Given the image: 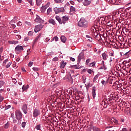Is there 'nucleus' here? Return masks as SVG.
Segmentation results:
<instances>
[{"mask_svg":"<svg viewBox=\"0 0 131 131\" xmlns=\"http://www.w3.org/2000/svg\"><path fill=\"white\" fill-rule=\"evenodd\" d=\"M88 24L89 23L84 19V18H81L80 20L78 23V26L79 27H88Z\"/></svg>","mask_w":131,"mask_h":131,"instance_id":"1","label":"nucleus"},{"mask_svg":"<svg viewBox=\"0 0 131 131\" xmlns=\"http://www.w3.org/2000/svg\"><path fill=\"white\" fill-rule=\"evenodd\" d=\"M15 116H16V119L18 120V123H21L22 117H23V114L21 112H20L19 110H16L15 112Z\"/></svg>","mask_w":131,"mask_h":131,"instance_id":"2","label":"nucleus"},{"mask_svg":"<svg viewBox=\"0 0 131 131\" xmlns=\"http://www.w3.org/2000/svg\"><path fill=\"white\" fill-rule=\"evenodd\" d=\"M54 11L55 14H59V13H62V12H64L65 11V9L64 8H57L55 7L54 8Z\"/></svg>","mask_w":131,"mask_h":131,"instance_id":"3","label":"nucleus"},{"mask_svg":"<svg viewBox=\"0 0 131 131\" xmlns=\"http://www.w3.org/2000/svg\"><path fill=\"white\" fill-rule=\"evenodd\" d=\"M33 117L36 118L37 116L40 115V111L39 109L35 108L33 112Z\"/></svg>","mask_w":131,"mask_h":131,"instance_id":"4","label":"nucleus"},{"mask_svg":"<svg viewBox=\"0 0 131 131\" xmlns=\"http://www.w3.org/2000/svg\"><path fill=\"white\" fill-rule=\"evenodd\" d=\"M42 28H43V25H38L35 27L34 31L36 33H37V32H38V31H40Z\"/></svg>","mask_w":131,"mask_h":131,"instance_id":"5","label":"nucleus"},{"mask_svg":"<svg viewBox=\"0 0 131 131\" xmlns=\"http://www.w3.org/2000/svg\"><path fill=\"white\" fill-rule=\"evenodd\" d=\"M68 20H69V17L66 16H62L61 17V24H66Z\"/></svg>","mask_w":131,"mask_h":131,"instance_id":"6","label":"nucleus"},{"mask_svg":"<svg viewBox=\"0 0 131 131\" xmlns=\"http://www.w3.org/2000/svg\"><path fill=\"white\" fill-rule=\"evenodd\" d=\"M21 110L25 114L28 113V106L26 105V104L23 105Z\"/></svg>","mask_w":131,"mask_h":131,"instance_id":"7","label":"nucleus"},{"mask_svg":"<svg viewBox=\"0 0 131 131\" xmlns=\"http://www.w3.org/2000/svg\"><path fill=\"white\" fill-rule=\"evenodd\" d=\"M84 58V55L83 52H81L79 54L78 57V63L80 62L81 60L83 59Z\"/></svg>","mask_w":131,"mask_h":131,"instance_id":"8","label":"nucleus"},{"mask_svg":"<svg viewBox=\"0 0 131 131\" xmlns=\"http://www.w3.org/2000/svg\"><path fill=\"white\" fill-rule=\"evenodd\" d=\"M92 0H84L83 4L84 6H85V7H86L88 6H90V5H91V3H92Z\"/></svg>","mask_w":131,"mask_h":131,"instance_id":"9","label":"nucleus"},{"mask_svg":"<svg viewBox=\"0 0 131 131\" xmlns=\"http://www.w3.org/2000/svg\"><path fill=\"white\" fill-rule=\"evenodd\" d=\"M42 19L39 16H37L35 19V22H37V23H42Z\"/></svg>","mask_w":131,"mask_h":131,"instance_id":"10","label":"nucleus"},{"mask_svg":"<svg viewBox=\"0 0 131 131\" xmlns=\"http://www.w3.org/2000/svg\"><path fill=\"white\" fill-rule=\"evenodd\" d=\"M60 69H64L65 68V66L67 64V62H64V60H62L60 63Z\"/></svg>","mask_w":131,"mask_h":131,"instance_id":"11","label":"nucleus"},{"mask_svg":"<svg viewBox=\"0 0 131 131\" xmlns=\"http://www.w3.org/2000/svg\"><path fill=\"white\" fill-rule=\"evenodd\" d=\"M66 78L70 81H72L73 80L72 75L70 73L67 75Z\"/></svg>","mask_w":131,"mask_h":131,"instance_id":"12","label":"nucleus"},{"mask_svg":"<svg viewBox=\"0 0 131 131\" xmlns=\"http://www.w3.org/2000/svg\"><path fill=\"white\" fill-rule=\"evenodd\" d=\"M129 54H130V51L126 52L125 53L122 52L121 53V55L123 54L124 56H125L126 58L129 57Z\"/></svg>","mask_w":131,"mask_h":131,"instance_id":"13","label":"nucleus"},{"mask_svg":"<svg viewBox=\"0 0 131 131\" xmlns=\"http://www.w3.org/2000/svg\"><path fill=\"white\" fill-rule=\"evenodd\" d=\"M92 96L94 99L96 97V88L95 86H93L92 89Z\"/></svg>","mask_w":131,"mask_h":131,"instance_id":"14","label":"nucleus"},{"mask_svg":"<svg viewBox=\"0 0 131 131\" xmlns=\"http://www.w3.org/2000/svg\"><path fill=\"white\" fill-rule=\"evenodd\" d=\"M48 22L50 24H52V25H56V21L53 18L50 19Z\"/></svg>","mask_w":131,"mask_h":131,"instance_id":"15","label":"nucleus"},{"mask_svg":"<svg viewBox=\"0 0 131 131\" xmlns=\"http://www.w3.org/2000/svg\"><path fill=\"white\" fill-rule=\"evenodd\" d=\"M101 104L104 108H106L107 107H108V105L106 104V102L105 101H102Z\"/></svg>","mask_w":131,"mask_h":131,"instance_id":"16","label":"nucleus"},{"mask_svg":"<svg viewBox=\"0 0 131 131\" xmlns=\"http://www.w3.org/2000/svg\"><path fill=\"white\" fill-rule=\"evenodd\" d=\"M86 38H87V40L89 41V42H92L93 41V38H92L89 35H86Z\"/></svg>","mask_w":131,"mask_h":131,"instance_id":"17","label":"nucleus"},{"mask_svg":"<svg viewBox=\"0 0 131 131\" xmlns=\"http://www.w3.org/2000/svg\"><path fill=\"white\" fill-rule=\"evenodd\" d=\"M9 43H10V45H16V43H18L19 41H15V40H11L8 41Z\"/></svg>","mask_w":131,"mask_h":131,"instance_id":"18","label":"nucleus"},{"mask_svg":"<svg viewBox=\"0 0 131 131\" xmlns=\"http://www.w3.org/2000/svg\"><path fill=\"white\" fill-rule=\"evenodd\" d=\"M60 39L62 42H66V40H67V39L66 38V37H65L64 36H61L60 37Z\"/></svg>","mask_w":131,"mask_h":131,"instance_id":"19","label":"nucleus"},{"mask_svg":"<svg viewBox=\"0 0 131 131\" xmlns=\"http://www.w3.org/2000/svg\"><path fill=\"white\" fill-rule=\"evenodd\" d=\"M55 19H56V20L57 21H58L59 24H62V19H61V18L60 17V16H56L55 17Z\"/></svg>","mask_w":131,"mask_h":131,"instance_id":"20","label":"nucleus"},{"mask_svg":"<svg viewBox=\"0 0 131 131\" xmlns=\"http://www.w3.org/2000/svg\"><path fill=\"white\" fill-rule=\"evenodd\" d=\"M40 36H41V33H39L37 37L34 39V42H36L38 39L40 38Z\"/></svg>","mask_w":131,"mask_h":131,"instance_id":"21","label":"nucleus"},{"mask_svg":"<svg viewBox=\"0 0 131 131\" xmlns=\"http://www.w3.org/2000/svg\"><path fill=\"white\" fill-rule=\"evenodd\" d=\"M29 88V85H27L26 86L23 85L22 87V90H23V92L26 91Z\"/></svg>","mask_w":131,"mask_h":131,"instance_id":"22","label":"nucleus"},{"mask_svg":"<svg viewBox=\"0 0 131 131\" xmlns=\"http://www.w3.org/2000/svg\"><path fill=\"white\" fill-rule=\"evenodd\" d=\"M15 50H24L23 46L17 45L15 48Z\"/></svg>","mask_w":131,"mask_h":131,"instance_id":"23","label":"nucleus"},{"mask_svg":"<svg viewBox=\"0 0 131 131\" xmlns=\"http://www.w3.org/2000/svg\"><path fill=\"white\" fill-rule=\"evenodd\" d=\"M42 0H36V4L38 6H40L41 5Z\"/></svg>","mask_w":131,"mask_h":131,"instance_id":"24","label":"nucleus"},{"mask_svg":"<svg viewBox=\"0 0 131 131\" xmlns=\"http://www.w3.org/2000/svg\"><path fill=\"white\" fill-rule=\"evenodd\" d=\"M12 64V61H9L7 64L6 65V68L8 69L10 68V66Z\"/></svg>","mask_w":131,"mask_h":131,"instance_id":"25","label":"nucleus"},{"mask_svg":"<svg viewBox=\"0 0 131 131\" xmlns=\"http://www.w3.org/2000/svg\"><path fill=\"white\" fill-rule=\"evenodd\" d=\"M5 84V82L3 80L0 81V88H2Z\"/></svg>","mask_w":131,"mask_h":131,"instance_id":"26","label":"nucleus"},{"mask_svg":"<svg viewBox=\"0 0 131 131\" xmlns=\"http://www.w3.org/2000/svg\"><path fill=\"white\" fill-rule=\"evenodd\" d=\"M54 40H55V41H58V40H59V38H58L57 36H55L54 38H52L51 41H54Z\"/></svg>","mask_w":131,"mask_h":131,"instance_id":"27","label":"nucleus"},{"mask_svg":"<svg viewBox=\"0 0 131 131\" xmlns=\"http://www.w3.org/2000/svg\"><path fill=\"white\" fill-rule=\"evenodd\" d=\"M56 4H60L64 2V0H54Z\"/></svg>","mask_w":131,"mask_h":131,"instance_id":"28","label":"nucleus"},{"mask_svg":"<svg viewBox=\"0 0 131 131\" xmlns=\"http://www.w3.org/2000/svg\"><path fill=\"white\" fill-rule=\"evenodd\" d=\"M93 131H101V130L97 127H93Z\"/></svg>","mask_w":131,"mask_h":131,"instance_id":"29","label":"nucleus"},{"mask_svg":"<svg viewBox=\"0 0 131 131\" xmlns=\"http://www.w3.org/2000/svg\"><path fill=\"white\" fill-rule=\"evenodd\" d=\"M99 69H105V64H104V61H102V64H101V67Z\"/></svg>","mask_w":131,"mask_h":131,"instance_id":"30","label":"nucleus"},{"mask_svg":"<svg viewBox=\"0 0 131 131\" xmlns=\"http://www.w3.org/2000/svg\"><path fill=\"white\" fill-rule=\"evenodd\" d=\"M52 12V8H49L48 10H47V15H50V14H51Z\"/></svg>","mask_w":131,"mask_h":131,"instance_id":"31","label":"nucleus"},{"mask_svg":"<svg viewBox=\"0 0 131 131\" xmlns=\"http://www.w3.org/2000/svg\"><path fill=\"white\" fill-rule=\"evenodd\" d=\"M102 57H103V60H106L107 55L105 53L102 54Z\"/></svg>","mask_w":131,"mask_h":131,"instance_id":"32","label":"nucleus"},{"mask_svg":"<svg viewBox=\"0 0 131 131\" xmlns=\"http://www.w3.org/2000/svg\"><path fill=\"white\" fill-rule=\"evenodd\" d=\"M70 11L71 12H74L75 11V8L73 6H71L70 7Z\"/></svg>","mask_w":131,"mask_h":131,"instance_id":"33","label":"nucleus"},{"mask_svg":"<svg viewBox=\"0 0 131 131\" xmlns=\"http://www.w3.org/2000/svg\"><path fill=\"white\" fill-rule=\"evenodd\" d=\"M33 70L34 72H37V71H39V69L38 68H36V67H33Z\"/></svg>","mask_w":131,"mask_h":131,"instance_id":"34","label":"nucleus"},{"mask_svg":"<svg viewBox=\"0 0 131 131\" xmlns=\"http://www.w3.org/2000/svg\"><path fill=\"white\" fill-rule=\"evenodd\" d=\"M8 62V59H6V60H5L3 62L4 66H6V64H7V62Z\"/></svg>","mask_w":131,"mask_h":131,"instance_id":"35","label":"nucleus"},{"mask_svg":"<svg viewBox=\"0 0 131 131\" xmlns=\"http://www.w3.org/2000/svg\"><path fill=\"white\" fill-rule=\"evenodd\" d=\"M98 77H99V75H96L95 76V77H94L93 81H95L96 80V79H97L98 78Z\"/></svg>","mask_w":131,"mask_h":131,"instance_id":"36","label":"nucleus"},{"mask_svg":"<svg viewBox=\"0 0 131 131\" xmlns=\"http://www.w3.org/2000/svg\"><path fill=\"white\" fill-rule=\"evenodd\" d=\"M33 34V32L31 31H30L29 32H28V35H29L30 36H32Z\"/></svg>","mask_w":131,"mask_h":131,"instance_id":"37","label":"nucleus"},{"mask_svg":"<svg viewBox=\"0 0 131 131\" xmlns=\"http://www.w3.org/2000/svg\"><path fill=\"white\" fill-rule=\"evenodd\" d=\"M13 123H16L17 124H20L21 123H18V120H13Z\"/></svg>","mask_w":131,"mask_h":131,"instance_id":"38","label":"nucleus"},{"mask_svg":"<svg viewBox=\"0 0 131 131\" xmlns=\"http://www.w3.org/2000/svg\"><path fill=\"white\" fill-rule=\"evenodd\" d=\"M29 40V37H25L24 38V41H28Z\"/></svg>","mask_w":131,"mask_h":131,"instance_id":"39","label":"nucleus"},{"mask_svg":"<svg viewBox=\"0 0 131 131\" xmlns=\"http://www.w3.org/2000/svg\"><path fill=\"white\" fill-rule=\"evenodd\" d=\"M35 128L37 130L40 129V125H37L36 126H35Z\"/></svg>","mask_w":131,"mask_h":131,"instance_id":"40","label":"nucleus"},{"mask_svg":"<svg viewBox=\"0 0 131 131\" xmlns=\"http://www.w3.org/2000/svg\"><path fill=\"white\" fill-rule=\"evenodd\" d=\"M53 61H57L58 60V58L57 57H55L53 58Z\"/></svg>","mask_w":131,"mask_h":131,"instance_id":"41","label":"nucleus"},{"mask_svg":"<svg viewBox=\"0 0 131 131\" xmlns=\"http://www.w3.org/2000/svg\"><path fill=\"white\" fill-rule=\"evenodd\" d=\"M16 38L17 39H21V35H16Z\"/></svg>","mask_w":131,"mask_h":131,"instance_id":"42","label":"nucleus"},{"mask_svg":"<svg viewBox=\"0 0 131 131\" xmlns=\"http://www.w3.org/2000/svg\"><path fill=\"white\" fill-rule=\"evenodd\" d=\"M96 63L95 62H93L91 63H90V67H94L95 66Z\"/></svg>","mask_w":131,"mask_h":131,"instance_id":"43","label":"nucleus"},{"mask_svg":"<svg viewBox=\"0 0 131 131\" xmlns=\"http://www.w3.org/2000/svg\"><path fill=\"white\" fill-rule=\"evenodd\" d=\"M10 27L11 28H13V29L16 28V25L12 24L10 25Z\"/></svg>","mask_w":131,"mask_h":131,"instance_id":"44","label":"nucleus"},{"mask_svg":"<svg viewBox=\"0 0 131 131\" xmlns=\"http://www.w3.org/2000/svg\"><path fill=\"white\" fill-rule=\"evenodd\" d=\"M110 55L112 56V57H114V52L113 51H111L110 52Z\"/></svg>","mask_w":131,"mask_h":131,"instance_id":"45","label":"nucleus"},{"mask_svg":"<svg viewBox=\"0 0 131 131\" xmlns=\"http://www.w3.org/2000/svg\"><path fill=\"white\" fill-rule=\"evenodd\" d=\"M33 62H32V61H30V62H29V66L30 67H31L33 66Z\"/></svg>","mask_w":131,"mask_h":131,"instance_id":"46","label":"nucleus"},{"mask_svg":"<svg viewBox=\"0 0 131 131\" xmlns=\"http://www.w3.org/2000/svg\"><path fill=\"white\" fill-rule=\"evenodd\" d=\"M17 26H21L22 25V23H21L20 21H18L17 23Z\"/></svg>","mask_w":131,"mask_h":131,"instance_id":"47","label":"nucleus"},{"mask_svg":"<svg viewBox=\"0 0 131 131\" xmlns=\"http://www.w3.org/2000/svg\"><path fill=\"white\" fill-rule=\"evenodd\" d=\"M8 127H9V124L7 123V124H5V128L6 129H8Z\"/></svg>","mask_w":131,"mask_h":131,"instance_id":"48","label":"nucleus"},{"mask_svg":"<svg viewBox=\"0 0 131 131\" xmlns=\"http://www.w3.org/2000/svg\"><path fill=\"white\" fill-rule=\"evenodd\" d=\"M4 100V97L0 95V102H2Z\"/></svg>","mask_w":131,"mask_h":131,"instance_id":"49","label":"nucleus"},{"mask_svg":"<svg viewBox=\"0 0 131 131\" xmlns=\"http://www.w3.org/2000/svg\"><path fill=\"white\" fill-rule=\"evenodd\" d=\"M12 80L13 82L14 83V84L17 83V80L15 78H13Z\"/></svg>","mask_w":131,"mask_h":131,"instance_id":"50","label":"nucleus"},{"mask_svg":"<svg viewBox=\"0 0 131 131\" xmlns=\"http://www.w3.org/2000/svg\"><path fill=\"white\" fill-rule=\"evenodd\" d=\"M86 47H88L87 49H90V48H92V45L88 44Z\"/></svg>","mask_w":131,"mask_h":131,"instance_id":"51","label":"nucleus"},{"mask_svg":"<svg viewBox=\"0 0 131 131\" xmlns=\"http://www.w3.org/2000/svg\"><path fill=\"white\" fill-rule=\"evenodd\" d=\"M118 121L116 119H114V122L116 124H119L118 123Z\"/></svg>","mask_w":131,"mask_h":131,"instance_id":"52","label":"nucleus"},{"mask_svg":"<svg viewBox=\"0 0 131 131\" xmlns=\"http://www.w3.org/2000/svg\"><path fill=\"white\" fill-rule=\"evenodd\" d=\"M21 125H22V127L23 128L25 127V126H26V122H23L22 124H21Z\"/></svg>","mask_w":131,"mask_h":131,"instance_id":"53","label":"nucleus"},{"mask_svg":"<svg viewBox=\"0 0 131 131\" xmlns=\"http://www.w3.org/2000/svg\"><path fill=\"white\" fill-rule=\"evenodd\" d=\"M91 59H88L86 60V64H88L90 62Z\"/></svg>","mask_w":131,"mask_h":131,"instance_id":"54","label":"nucleus"},{"mask_svg":"<svg viewBox=\"0 0 131 131\" xmlns=\"http://www.w3.org/2000/svg\"><path fill=\"white\" fill-rule=\"evenodd\" d=\"M49 40H50V38H49V37L46 38L45 39V42H48Z\"/></svg>","mask_w":131,"mask_h":131,"instance_id":"55","label":"nucleus"},{"mask_svg":"<svg viewBox=\"0 0 131 131\" xmlns=\"http://www.w3.org/2000/svg\"><path fill=\"white\" fill-rule=\"evenodd\" d=\"M87 72H88L89 74H92V70H89L87 71Z\"/></svg>","mask_w":131,"mask_h":131,"instance_id":"56","label":"nucleus"},{"mask_svg":"<svg viewBox=\"0 0 131 131\" xmlns=\"http://www.w3.org/2000/svg\"><path fill=\"white\" fill-rule=\"evenodd\" d=\"M28 2L32 6V0H28Z\"/></svg>","mask_w":131,"mask_h":131,"instance_id":"57","label":"nucleus"},{"mask_svg":"<svg viewBox=\"0 0 131 131\" xmlns=\"http://www.w3.org/2000/svg\"><path fill=\"white\" fill-rule=\"evenodd\" d=\"M31 53V51H30V50H27V55H29V54H30Z\"/></svg>","mask_w":131,"mask_h":131,"instance_id":"58","label":"nucleus"},{"mask_svg":"<svg viewBox=\"0 0 131 131\" xmlns=\"http://www.w3.org/2000/svg\"><path fill=\"white\" fill-rule=\"evenodd\" d=\"M105 83V81L104 80H102V81H101V84H102L103 85H104Z\"/></svg>","mask_w":131,"mask_h":131,"instance_id":"59","label":"nucleus"},{"mask_svg":"<svg viewBox=\"0 0 131 131\" xmlns=\"http://www.w3.org/2000/svg\"><path fill=\"white\" fill-rule=\"evenodd\" d=\"M70 60H71L72 61H73V62H74V61H75V59H74V58H73V57H71V58H70Z\"/></svg>","mask_w":131,"mask_h":131,"instance_id":"60","label":"nucleus"},{"mask_svg":"<svg viewBox=\"0 0 131 131\" xmlns=\"http://www.w3.org/2000/svg\"><path fill=\"white\" fill-rule=\"evenodd\" d=\"M42 10H47V6H42Z\"/></svg>","mask_w":131,"mask_h":131,"instance_id":"61","label":"nucleus"},{"mask_svg":"<svg viewBox=\"0 0 131 131\" xmlns=\"http://www.w3.org/2000/svg\"><path fill=\"white\" fill-rule=\"evenodd\" d=\"M70 72L71 73V75H73V76H74V75H73L74 74V71L73 70H71Z\"/></svg>","mask_w":131,"mask_h":131,"instance_id":"62","label":"nucleus"},{"mask_svg":"<svg viewBox=\"0 0 131 131\" xmlns=\"http://www.w3.org/2000/svg\"><path fill=\"white\" fill-rule=\"evenodd\" d=\"M122 131H128V130H127L126 128H123Z\"/></svg>","mask_w":131,"mask_h":131,"instance_id":"63","label":"nucleus"},{"mask_svg":"<svg viewBox=\"0 0 131 131\" xmlns=\"http://www.w3.org/2000/svg\"><path fill=\"white\" fill-rule=\"evenodd\" d=\"M70 4H71V5H74V2L72 1H71L70 2Z\"/></svg>","mask_w":131,"mask_h":131,"instance_id":"64","label":"nucleus"}]
</instances>
